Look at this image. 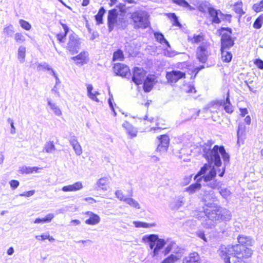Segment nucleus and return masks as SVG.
<instances>
[{"label": "nucleus", "mask_w": 263, "mask_h": 263, "mask_svg": "<svg viewBox=\"0 0 263 263\" xmlns=\"http://www.w3.org/2000/svg\"><path fill=\"white\" fill-rule=\"evenodd\" d=\"M213 144V141H208L199 147L200 153L208 161L210 166L209 172L201 177L207 182L206 186L212 190L218 188L221 185L220 181L213 179L217 172L219 173V176L222 177L225 173L226 165L230 160V156L223 146L216 145L211 148Z\"/></svg>", "instance_id": "obj_1"}, {"label": "nucleus", "mask_w": 263, "mask_h": 263, "mask_svg": "<svg viewBox=\"0 0 263 263\" xmlns=\"http://www.w3.org/2000/svg\"><path fill=\"white\" fill-rule=\"evenodd\" d=\"M130 24L135 29H144L150 26L149 15L144 11L137 10L129 14Z\"/></svg>", "instance_id": "obj_2"}, {"label": "nucleus", "mask_w": 263, "mask_h": 263, "mask_svg": "<svg viewBox=\"0 0 263 263\" xmlns=\"http://www.w3.org/2000/svg\"><path fill=\"white\" fill-rule=\"evenodd\" d=\"M214 209H205L204 213L209 219L212 221H229L232 217L231 213L226 209L214 205Z\"/></svg>", "instance_id": "obj_3"}, {"label": "nucleus", "mask_w": 263, "mask_h": 263, "mask_svg": "<svg viewBox=\"0 0 263 263\" xmlns=\"http://www.w3.org/2000/svg\"><path fill=\"white\" fill-rule=\"evenodd\" d=\"M219 31L221 34V49L229 50L234 44V41L231 36L232 29L229 27H222Z\"/></svg>", "instance_id": "obj_4"}, {"label": "nucleus", "mask_w": 263, "mask_h": 263, "mask_svg": "<svg viewBox=\"0 0 263 263\" xmlns=\"http://www.w3.org/2000/svg\"><path fill=\"white\" fill-rule=\"evenodd\" d=\"M209 164H204L197 174L195 176L194 179L196 180V183L191 184L185 189V191L189 193V194H193L201 189V185L199 183V182L202 179V177H200V176L206 173L209 170Z\"/></svg>", "instance_id": "obj_5"}, {"label": "nucleus", "mask_w": 263, "mask_h": 263, "mask_svg": "<svg viewBox=\"0 0 263 263\" xmlns=\"http://www.w3.org/2000/svg\"><path fill=\"white\" fill-rule=\"evenodd\" d=\"M81 44V39L75 33L73 32L68 36L66 49L71 54L78 53Z\"/></svg>", "instance_id": "obj_6"}, {"label": "nucleus", "mask_w": 263, "mask_h": 263, "mask_svg": "<svg viewBox=\"0 0 263 263\" xmlns=\"http://www.w3.org/2000/svg\"><path fill=\"white\" fill-rule=\"evenodd\" d=\"M144 239L147 240L151 249H153L154 255H157L164 245V240L159 239L158 236L155 234H151L149 236H145Z\"/></svg>", "instance_id": "obj_7"}, {"label": "nucleus", "mask_w": 263, "mask_h": 263, "mask_svg": "<svg viewBox=\"0 0 263 263\" xmlns=\"http://www.w3.org/2000/svg\"><path fill=\"white\" fill-rule=\"evenodd\" d=\"M200 198L204 204L209 208H212L215 205L213 202L216 201V197L214 194V192L212 190H207L203 189L201 190L200 193Z\"/></svg>", "instance_id": "obj_8"}, {"label": "nucleus", "mask_w": 263, "mask_h": 263, "mask_svg": "<svg viewBox=\"0 0 263 263\" xmlns=\"http://www.w3.org/2000/svg\"><path fill=\"white\" fill-rule=\"evenodd\" d=\"M113 72L116 76L125 78L130 76L129 67L125 64L121 63H115L112 66Z\"/></svg>", "instance_id": "obj_9"}, {"label": "nucleus", "mask_w": 263, "mask_h": 263, "mask_svg": "<svg viewBox=\"0 0 263 263\" xmlns=\"http://www.w3.org/2000/svg\"><path fill=\"white\" fill-rule=\"evenodd\" d=\"M146 76V72L143 68L138 67L133 68L132 81L136 85L142 84Z\"/></svg>", "instance_id": "obj_10"}, {"label": "nucleus", "mask_w": 263, "mask_h": 263, "mask_svg": "<svg viewBox=\"0 0 263 263\" xmlns=\"http://www.w3.org/2000/svg\"><path fill=\"white\" fill-rule=\"evenodd\" d=\"M62 28L59 27V31L56 33L55 36L59 44H65L69 28L66 24L60 22Z\"/></svg>", "instance_id": "obj_11"}, {"label": "nucleus", "mask_w": 263, "mask_h": 263, "mask_svg": "<svg viewBox=\"0 0 263 263\" xmlns=\"http://www.w3.org/2000/svg\"><path fill=\"white\" fill-rule=\"evenodd\" d=\"M196 55L197 59L200 62L205 63L207 61L209 57L207 45L202 44L199 46L197 49Z\"/></svg>", "instance_id": "obj_12"}, {"label": "nucleus", "mask_w": 263, "mask_h": 263, "mask_svg": "<svg viewBox=\"0 0 263 263\" xmlns=\"http://www.w3.org/2000/svg\"><path fill=\"white\" fill-rule=\"evenodd\" d=\"M153 123V121L150 119H146V118H144V119H141L139 121L140 128L143 132L153 130L155 132H156V130H157L162 129L159 127H153L152 126Z\"/></svg>", "instance_id": "obj_13"}, {"label": "nucleus", "mask_w": 263, "mask_h": 263, "mask_svg": "<svg viewBox=\"0 0 263 263\" xmlns=\"http://www.w3.org/2000/svg\"><path fill=\"white\" fill-rule=\"evenodd\" d=\"M169 252L179 254L181 253V249L174 241L167 239L165 240V255Z\"/></svg>", "instance_id": "obj_14"}, {"label": "nucleus", "mask_w": 263, "mask_h": 263, "mask_svg": "<svg viewBox=\"0 0 263 263\" xmlns=\"http://www.w3.org/2000/svg\"><path fill=\"white\" fill-rule=\"evenodd\" d=\"M89 54L87 51H82L76 56L71 58L75 64L78 66H82L87 63L89 60Z\"/></svg>", "instance_id": "obj_15"}, {"label": "nucleus", "mask_w": 263, "mask_h": 263, "mask_svg": "<svg viewBox=\"0 0 263 263\" xmlns=\"http://www.w3.org/2000/svg\"><path fill=\"white\" fill-rule=\"evenodd\" d=\"M156 78L153 74H148L144 79L143 84V89L145 92H149L156 83Z\"/></svg>", "instance_id": "obj_16"}, {"label": "nucleus", "mask_w": 263, "mask_h": 263, "mask_svg": "<svg viewBox=\"0 0 263 263\" xmlns=\"http://www.w3.org/2000/svg\"><path fill=\"white\" fill-rule=\"evenodd\" d=\"M166 77L168 82L174 83L180 79L184 78L185 73L180 71H172L171 72H167Z\"/></svg>", "instance_id": "obj_17"}, {"label": "nucleus", "mask_w": 263, "mask_h": 263, "mask_svg": "<svg viewBox=\"0 0 263 263\" xmlns=\"http://www.w3.org/2000/svg\"><path fill=\"white\" fill-rule=\"evenodd\" d=\"M118 13L116 9H112L108 11L107 16V24L110 30H112L117 24Z\"/></svg>", "instance_id": "obj_18"}, {"label": "nucleus", "mask_w": 263, "mask_h": 263, "mask_svg": "<svg viewBox=\"0 0 263 263\" xmlns=\"http://www.w3.org/2000/svg\"><path fill=\"white\" fill-rule=\"evenodd\" d=\"M84 215L88 216V218L86 219L85 223L88 225H96L100 222V216L91 211H86L84 213Z\"/></svg>", "instance_id": "obj_19"}, {"label": "nucleus", "mask_w": 263, "mask_h": 263, "mask_svg": "<svg viewBox=\"0 0 263 263\" xmlns=\"http://www.w3.org/2000/svg\"><path fill=\"white\" fill-rule=\"evenodd\" d=\"M201 258L197 252H193L184 257L182 263H200Z\"/></svg>", "instance_id": "obj_20"}, {"label": "nucleus", "mask_w": 263, "mask_h": 263, "mask_svg": "<svg viewBox=\"0 0 263 263\" xmlns=\"http://www.w3.org/2000/svg\"><path fill=\"white\" fill-rule=\"evenodd\" d=\"M83 187L82 182H76L72 184H69L62 187V191L65 192H76L81 190Z\"/></svg>", "instance_id": "obj_21"}, {"label": "nucleus", "mask_w": 263, "mask_h": 263, "mask_svg": "<svg viewBox=\"0 0 263 263\" xmlns=\"http://www.w3.org/2000/svg\"><path fill=\"white\" fill-rule=\"evenodd\" d=\"M219 255L224 259V262L226 261H228V260H230L231 257L230 255H231V252L230 251L229 246L226 247L224 245H222L220 247L218 251Z\"/></svg>", "instance_id": "obj_22"}, {"label": "nucleus", "mask_w": 263, "mask_h": 263, "mask_svg": "<svg viewBox=\"0 0 263 263\" xmlns=\"http://www.w3.org/2000/svg\"><path fill=\"white\" fill-rule=\"evenodd\" d=\"M238 241L242 246H252L254 240L250 237L245 235H240L237 237Z\"/></svg>", "instance_id": "obj_23"}, {"label": "nucleus", "mask_w": 263, "mask_h": 263, "mask_svg": "<svg viewBox=\"0 0 263 263\" xmlns=\"http://www.w3.org/2000/svg\"><path fill=\"white\" fill-rule=\"evenodd\" d=\"M208 11L211 17H212V23L219 24L221 22L220 18V10H216L213 8H209Z\"/></svg>", "instance_id": "obj_24"}, {"label": "nucleus", "mask_w": 263, "mask_h": 263, "mask_svg": "<svg viewBox=\"0 0 263 263\" xmlns=\"http://www.w3.org/2000/svg\"><path fill=\"white\" fill-rule=\"evenodd\" d=\"M110 184V179L107 177L100 178L97 182L96 185L98 188L106 191L109 187Z\"/></svg>", "instance_id": "obj_25"}, {"label": "nucleus", "mask_w": 263, "mask_h": 263, "mask_svg": "<svg viewBox=\"0 0 263 263\" xmlns=\"http://www.w3.org/2000/svg\"><path fill=\"white\" fill-rule=\"evenodd\" d=\"M123 127L126 130L127 134L130 138L137 136L138 131L136 129L128 122L125 121L122 125Z\"/></svg>", "instance_id": "obj_26"}, {"label": "nucleus", "mask_w": 263, "mask_h": 263, "mask_svg": "<svg viewBox=\"0 0 263 263\" xmlns=\"http://www.w3.org/2000/svg\"><path fill=\"white\" fill-rule=\"evenodd\" d=\"M229 248L231 255L233 256V257H235V258H240L243 246L239 244L232 246H229Z\"/></svg>", "instance_id": "obj_27"}, {"label": "nucleus", "mask_w": 263, "mask_h": 263, "mask_svg": "<svg viewBox=\"0 0 263 263\" xmlns=\"http://www.w3.org/2000/svg\"><path fill=\"white\" fill-rule=\"evenodd\" d=\"M168 19L170 20V23L172 26L181 28L182 25L180 23L178 16L174 13H165Z\"/></svg>", "instance_id": "obj_28"}, {"label": "nucleus", "mask_w": 263, "mask_h": 263, "mask_svg": "<svg viewBox=\"0 0 263 263\" xmlns=\"http://www.w3.org/2000/svg\"><path fill=\"white\" fill-rule=\"evenodd\" d=\"M237 133V142H242L246 136V126L243 123H239Z\"/></svg>", "instance_id": "obj_29"}, {"label": "nucleus", "mask_w": 263, "mask_h": 263, "mask_svg": "<svg viewBox=\"0 0 263 263\" xmlns=\"http://www.w3.org/2000/svg\"><path fill=\"white\" fill-rule=\"evenodd\" d=\"M70 143L76 154L78 155H80L82 153V149L76 137L74 136L71 137V139L70 140Z\"/></svg>", "instance_id": "obj_30"}, {"label": "nucleus", "mask_w": 263, "mask_h": 263, "mask_svg": "<svg viewBox=\"0 0 263 263\" xmlns=\"http://www.w3.org/2000/svg\"><path fill=\"white\" fill-rule=\"evenodd\" d=\"M124 59V54L122 50L118 49L114 52L112 61H123Z\"/></svg>", "instance_id": "obj_31"}, {"label": "nucleus", "mask_w": 263, "mask_h": 263, "mask_svg": "<svg viewBox=\"0 0 263 263\" xmlns=\"http://www.w3.org/2000/svg\"><path fill=\"white\" fill-rule=\"evenodd\" d=\"M92 89L93 86L91 84H88L87 85V95L88 97L90 99L98 102L99 100L97 98V96L99 95L100 93L98 91H95L94 93H93L92 92Z\"/></svg>", "instance_id": "obj_32"}, {"label": "nucleus", "mask_w": 263, "mask_h": 263, "mask_svg": "<svg viewBox=\"0 0 263 263\" xmlns=\"http://www.w3.org/2000/svg\"><path fill=\"white\" fill-rule=\"evenodd\" d=\"M47 103L48 106L50 107V109H51L54 114L56 116H60L62 115V111L60 109V108L55 104L53 103L50 99L47 100Z\"/></svg>", "instance_id": "obj_33"}, {"label": "nucleus", "mask_w": 263, "mask_h": 263, "mask_svg": "<svg viewBox=\"0 0 263 263\" xmlns=\"http://www.w3.org/2000/svg\"><path fill=\"white\" fill-rule=\"evenodd\" d=\"M54 215L53 214L50 213L47 214L44 218H36L34 221V223H48L51 221L52 219L54 218Z\"/></svg>", "instance_id": "obj_34"}, {"label": "nucleus", "mask_w": 263, "mask_h": 263, "mask_svg": "<svg viewBox=\"0 0 263 263\" xmlns=\"http://www.w3.org/2000/svg\"><path fill=\"white\" fill-rule=\"evenodd\" d=\"M184 204L183 197H179L178 198L171 203L170 206L173 210H178Z\"/></svg>", "instance_id": "obj_35"}, {"label": "nucleus", "mask_w": 263, "mask_h": 263, "mask_svg": "<svg viewBox=\"0 0 263 263\" xmlns=\"http://www.w3.org/2000/svg\"><path fill=\"white\" fill-rule=\"evenodd\" d=\"M221 50V59L222 61L224 62H230L232 58V54L230 52L228 51V50Z\"/></svg>", "instance_id": "obj_36"}, {"label": "nucleus", "mask_w": 263, "mask_h": 263, "mask_svg": "<svg viewBox=\"0 0 263 263\" xmlns=\"http://www.w3.org/2000/svg\"><path fill=\"white\" fill-rule=\"evenodd\" d=\"M165 55L169 57H173L175 55L179 54L175 50L172 49L168 42L165 39Z\"/></svg>", "instance_id": "obj_37"}, {"label": "nucleus", "mask_w": 263, "mask_h": 263, "mask_svg": "<svg viewBox=\"0 0 263 263\" xmlns=\"http://www.w3.org/2000/svg\"><path fill=\"white\" fill-rule=\"evenodd\" d=\"M26 49L23 46H20L18 49L17 58L21 62H24L25 59Z\"/></svg>", "instance_id": "obj_38"}, {"label": "nucleus", "mask_w": 263, "mask_h": 263, "mask_svg": "<svg viewBox=\"0 0 263 263\" xmlns=\"http://www.w3.org/2000/svg\"><path fill=\"white\" fill-rule=\"evenodd\" d=\"M179 254L172 253L170 255L165 258V263H176L179 259Z\"/></svg>", "instance_id": "obj_39"}, {"label": "nucleus", "mask_w": 263, "mask_h": 263, "mask_svg": "<svg viewBox=\"0 0 263 263\" xmlns=\"http://www.w3.org/2000/svg\"><path fill=\"white\" fill-rule=\"evenodd\" d=\"M105 12V10L103 7H101L99 10L98 13L95 15V19L97 22V24L102 23L103 16Z\"/></svg>", "instance_id": "obj_40"}, {"label": "nucleus", "mask_w": 263, "mask_h": 263, "mask_svg": "<svg viewBox=\"0 0 263 263\" xmlns=\"http://www.w3.org/2000/svg\"><path fill=\"white\" fill-rule=\"evenodd\" d=\"M174 3L180 6L186 8L189 10H193L194 8L185 0H172Z\"/></svg>", "instance_id": "obj_41"}, {"label": "nucleus", "mask_w": 263, "mask_h": 263, "mask_svg": "<svg viewBox=\"0 0 263 263\" xmlns=\"http://www.w3.org/2000/svg\"><path fill=\"white\" fill-rule=\"evenodd\" d=\"M123 200L129 204L130 206L134 207L136 209H139L140 205L137 201L130 198H125Z\"/></svg>", "instance_id": "obj_42"}, {"label": "nucleus", "mask_w": 263, "mask_h": 263, "mask_svg": "<svg viewBox=\"0 0 263 263\" xmlns=\"http://www.w3.org/2000/svg\"><path fill=\"white\" fill-rule=\"evenodd\" d=\"M263 24V14L260 15L255 21L253 23V26L254 28L258 29H260Z\"/></svg>", "instance_id": "obj_43"}, {"label": "nucleus", "mask_w": 263, "mask_h": 263, "mask_svg": "<svg viewBox=\"0 0 263 263\" xmlns=\"http://www.w3.org/2000/svg\"><path fill=\"white\" fill-rule=\"evenodd\" d=\"M183 90L187 93H196V90L194 85L192 84H187L186 85H184L183 87Z\"/></svg>", "instance_id": "obj_44"}, {"label": "nucleus", "mask_w": 263, "mask_h": 263, "mask_svg": "<svg viewBox=\"0 0 263 263\" xmlns=\"http://www.w3.org/2000/svg\"><path fill=\"white\" fill-rule=\"evenodd\" d=\"M252 254V250L251 249L248 248L247 247L243 246V249H242V252L240 256V258H248L250 257Z\"/></svg>", "instance_id": "obj_45"}, {"label": "nucleus", "mask_w": 263, "mask_h": 263, "mask_svg": "<svg viewBox=\"0 0 263 263\" xmlns=\"http://www.w3.org/2000/svg\"><path fill=\"white\" fill-rule=\"evenodd\" d=\"M242 2H237L234 5V10L236 13L241 15L244 13L242 9Z\"/></svg>", "instance_id": "obj_46"}, {"label": "nucleus", "mask_w": 263, "mask_h": 263, "mask_svg": "<svg viewBox=\"0 0 263 263\" xmlns=\"http://www.w3.org/2000/svg\"><path fill=\"white\" fill-rule=\"evenodd\" d=\"M136 228H150L155 226L154 223H148L141 221H135L134 222Z\"/></svg>", "instance_id": "obj_47"}, {"label": "nucleus", "mask_w": 263, "mask_h": 263, "mask_svg": "<svg viewBox=\"0 0 263 263\" xmlns=\"http://www.w3.org/2000/svg\"><path fill=\"white\" fill-rule=\"evenodd\" d=\"M19 23L21 27L25 30H30L31 28V24L27 21L21 19L19 20Z\"/></svg>", "instance_id": "obj_48"}, {"label": "nucleus", "mask_w": 263, "mask_h": 263, "mask_svg": "<svg viewBox=\"0 0 263 263\" xmlns=\"http://www.w3.org/2000/svg\"><path fill=\"white\" fill-rule=\"evenodd\" d=\"M44 149L46 153H51L55 150V146L53 141L48 142L45 146Z\"/></svg>", "instance_id": "obj_49"}, {"label": "nucleus", "mask_w": 263, "mask_h": 263, "mask_svg": "<svg viewBox=\"0 0 263 263\" xmlns=\"http://www.w3.org/2000/svg\"><path fill=\"white\" fill-rule=\"evenodd\" d=\"M253 10L256 12H259L263 11V0L259 3H255L252 7Z\"/></svg>", "instance_id": "obj_50"}, {"label": "nucleus", "mask_w": 263, "mask_h": 263, "mask_svg": "<svg viewBox=\"0 0 263 263\" xmlns=\"http://www.w3.org/2000/svg\"><path fill=\"white\" fill-rule=\"evenodd\" d=\"M14 40L17 43H22L25 41V37L21 32H17L14 34Z\"/></svg>", "instance_id": "obj_51"}, {"label": "nucleus", "mask_w": 263, "mask_h": 263, "mask_svg": "<svg viewBox=\"0 0 263 263\" xmlns=\"http://www.w3.org/2000/svg\"><path fill=\"white\" fill-rule=\"evenodd\" d=\"M35 238L39 240H44L45 239H48L49 241H53L54 240V238L49 234L37 235L35 236Z\"/></svg>", "instance_id": "obj_52"}, {"label": "nucleus", "mask_w": 263, "mask_h": 263, "mask_svg": "<svg viewBox=\"0 0 263 263\" xmlns=\"http://www.w3.org/2000/svg\"><path fill=\"white\" fill-rule=\"evenodd\" d=\"M159 140V144L157 147V151H161L164 147L163 141L164 140V135H161L157 137Z\"/></svg>", "instance_id": "obj_53"}, {"label": "nucleus", "mask_w": 263, "mask_h": 263, "mask_svg": "<svg viewBox=\"0 0 263 263\" xmlns=\"http://www.w3.org/2000/svg\"><path fill=\"white\" fill-rule=\"evenodd\" d=\"M14 32L13 26L9 25L6 26L3 29V33L7 36H10Z\"/></svg>", "instance_id": "obj_54"}, {"label": "nucleus", "mask_w": 263, "mask_h": 263, "mask_svg": "<svg viewBox=\"0 0 263 263\" xmlns=\"http://www.w3.org/2000/svg\"><path fill=\"white\" fill-rule=\"evenodd\" d=\"M189 40H190V41L192 43H198L201 42L203 40V37L201 35H194L192 38H190L189 36Z\"/></svg>", "instance_id": "obj_55"}, {"label": "nucleus", "mask_w": 263, "mask_h": 263, "mask_svg": "<svg viewBox=\"0 0 263 263\" xmlns=\"http://www.w3.org/2000/svg\"><path fill=\"white\" fill-rule=\"evenodd\" d=\"M220 195L224 198H227L231 195V192L227 188H222L219 191Z\"/></svg>", "instance_id": "obj_56"}, {"label": "nucleus", "mask_w": 263, "mask_h": 263, "mask_svg": "<svg viewBox=\"0 0 263 263\" xmlns=\"http://www.w3.org/2000/svg\"><path fill=\"white\" fill-rule=\"evenodd\" d=\"M210 8L208 7V4L206 2L201 4L199 6V10L202 12L205 13L208 11V9Z\"/></svg>", "instance_id": "obj_57"}, {"label": "nucleus", "mask_w": 263, "mask_h": 263, "mask_svg": "<svg viewBox=\"0 0 263 263\" xmlns=\"http://www.w3.org/2000/svg\"><path fill=\"white\" fill-rule=\"evenodd\" d=\"M231 17H232V16L231 14H224L222 13V12H221L220 13V21L222 20V21H226L230 22Z\"/></svg>", "instance_id": "obj_58"}, {"label": "nucleus", "mask_w": 263, "mask_h": 263, "mask_svg": "<svg viewBox=\"0 0 263 263\" xmlns=\"http://www.w3.org/2000/svg\"><path fill=\"white\" fill-rule=\"evenodd\" d=\"M9 184L11 189L14 190L18 186L20 182L18 180H11L9 182Z\"/></svg>", "instance_id": "obj_59"}, {"label": "nucleus", "mask_w": 263, "mask_h": 263, "mask_svg": "<svg viewBox=\"0 0 263 263\" xmlns=\"http://www.w3.org/2000/svg\"><path fill=\"white\" fill-rule=\"evenodd\" d=\"M223 107L227 112L231 114L233 112V107L231 105V103H229V104H224L223 105Z\"/></svg>", "instance_id": "obj_60"}, {"label": "nucleus", "mask_w": 263, "mask_h": 263, "mask_svg": "<svg viewBox=\"0 0 263 263\" xmlns=\"http://www.w3.org/2000/svg\"><path fill=\"white\" fill-rule=\"evenodd\" d=\"M20 171L23 174H31V167L23 166L21 168Z\"/></svg>", "instance_id": "obj_61"}, {"label": "nucleus", "mask_w": 263, "mask_h": 263, "mask_svg": "<svg viewBox=\"0 0 263 263\" xmlns=\"http://www.w3.org/2000/svg\"><path fill=\"white\" fill-rule=\"evenodd\" d=\"M196 234L198 237L203 239L204 241L207 242V239L205 236V234L203 231L199 230L196 232Z\"/></svg>", "instance_id": "obj_62"}, {"label": "nucleus", "mask_w": 263, "mask_h": 263, "mask_svg": "<svg viewBox=\"0 0 263 263\" xmlns=\"http://www.w3.org/2000/svg\"><path fill=\"white\" fill-rule=\"evenodd\" d=\"M34 193L35 191L34 190L28 191L21 194L20 196L22 197H30L32 196Z\"/></svg>", "instance_id": "obj_63"}, {"label": "nucleus", "mask_w": 263, "mask_h": 263, "mask_svg": "<svg viewBox=\"0 0 263 263\" xmlns=\"http://www.w3.org/2000/svg\"><path fill=\"white\" fill-rule=\"evenodd\" d=\"M254 64L257 66V67L260 69H263V61L257 59H256L255 62Z\"/></svg>", "instance_id": "obj_64"}]
</instances>
